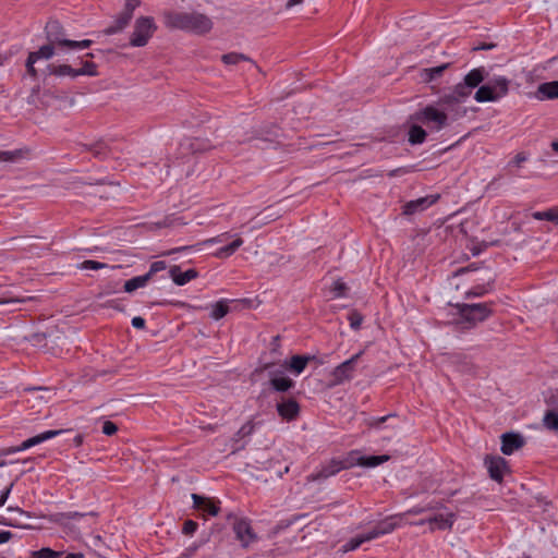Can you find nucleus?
Listing matches in <instances>:
<instances>
[{
    "label": "nucleus",
    "mask_w": 558,
    "mask_h": 558,
    "mask_svg": "<svg viewBox=\"0 0 558 558\" xmlns=\"http://www.w3.org/2000/svg\"><path fill=\"white\" fill-rule=\"evenodd\" d=\"M163 17L167 27L195 34L208 33L213 27L211 20L197 12H167Z\"/></svg>",
    "instance_id": "1"
},
{
    "label": "nucleus",
    "mask_w": 558,
    "mask_h": 558,
    "mask_svg": "<svg viewBox=\"0 0 558 558\" xmlns=\"http://www.w3.org/2000/svg\"><path fill=\"white\" fill-rule=\"evenodd\" d=\"M210 148V145L207 141L197 138V137H189L184 138L179 145V155L181 157H186L190 154L205 151Z\"/></svg>",
    "instance_id": "16"
},
{
    "label": "nucleus",
    "mask_w": 558,
    "mask_h": 558,
    "mask_svg": "<svg viewBox=\"0 0 558 558\" xmlns=\"http://www.w3.org/2000/svg\"><path fill=\"white\" fill-rule=\"evenodd\" d=\"M286 369H288V367L283 366V363L278 366L274 362H268V363L263 364L259 368H257L256 372H267L269 380H271L272 377L286 376L284 375Z\"/></svg>",
    "instance_id": "29"
},
{
    "label": "nucleus",
    "mask_w": 558,
    "mask_h": 558,
    "mask_svg": "<svg viewBox=\"0 0 558 558\" xmlns=\"http://www.w3.org/2000/svg\"><path fill=\"white\" fill-rule=\"evenodd\" d=\"M198 524L193 520H186L183 524L182 532L185 535H192L196 532Z\"/></svg>",
    "instance_id": "53"
},
{
    "label": "nucleus",
    "mask_w": 558,
    "mask_h": 558,
    "mask_svg": "<svg viewBox=\"0 0 558 558\" xmlns=\"http://www.w3.org/2000/svg\"><path fill=\"white\" fill-rule=\"evenodd\" d=\"M345 290L347 284L343 281L338 280L332 284L331 293L333 294V298H341L344 295Z\"/></svg>",
    "instance_id": "46"
},
{
    "label": "nucleus",
    "mask_w": 558,
    "mask_h": 558,
    "mask_svg": "<svg viewBox=\"0 0 558 558\" xmlns=\"http://www.w3.org/2000/svg\"><path fill=\"white\" fill-rule=\"evenodd\" d=\"M13 534L10 531H0V545L9 542Z\"/></svg>",
    "instance_id": "64"
},
{
    "label": "nucleus",
    "mask_w": 558,
    "mask_h": 558,
    "mask_svg": "<svg viewBox=\"0 0 558 558\" xmlns=\"http://www.w3.org/2000/svg\"><path fill=\"white\" fill-rule=\"evenodd\" d=\"M145 319L141 316H136L132 319V326L136 329L145 328Z\"/></svg>",
    "instance_id": "63"
},
{
    "label": "nucleus",
    "mask_w": 558,
    "mask_h": 558,
    "mask_svg": "<svg viewBox=\"0 0 558 558\" xmlns=\"http://www.w3.org/2000/svg\"><path fill=\"white\" fill-rule=\"evenodd\" d=\"M20 150L9 151L3 150L0 151V162H12L20 156Z\"/></svg>",
    "instance_id": "49"
},
{
    "label": "nucleus",
    "mask_w": 558,
    "mask_h": 558,
    "mask_svg": "<svg viewBox=\"0 0 558 558\" xmlns=\"http://www.w3.org/2000/svg\"><path fill=\"white\" fill-rule=\"evenodd\" d=\"M133 15L125 12V11H122L118 16H117V21L120 22V24H122L123 26H128L129 23L131 22Z\"/></svg>",
    "instance_id": "61"
},
{
    "label": "nucleus",
    "mask_w": 558,
    "mask_h": 558,
    "mask_svg": "<svg viewBox=\"0 0 558 558\" xmlns=\"http://www.w3.org/2000/svg\"><path fill=\"white\" fill-rule=\"evenodd\" d=\"M341 470H340V466H339V463H338V459H331L326 464H323L317 472L312 473L311 475H308L307 476V481H310V482H323V481L329 478L330 476L336 475Z\"/></svg>",
    "instance_id": "17"
},
{
    "label": "nucleus",
    "mask_w": 558,
    "mask_h": 558,
    "mask_svg": "<svg viewBox=\"0 0 558 558\" xmlns=\"http://www.w3.org/2000/svg\"><path fill=\"white\" fill-rule=\"evenodd\" d=\"M221 61L227 65L238 64L240 61H251V59L239 52H230L221 56Z\"/></svg>",
    "instance_id": "38"
},
{
    "label": "nucleus",
    "mask_w": 558,
    "mask_h": 558,
    "mask_svg": "<svg viewBox=\"0 0 558 558\" xmlns=\"http://www.w3.org/2000/svg\"><path fill=\"white\" fill-rule=\"evenodd\" d=\"M193 507L198 510L203 517H215L220 510V501L197 494H192Z\"/></svg>",
    "instance_id": "13"
},
{
    "label": "nucleus",
    "mask_w": 558,
    "mask_h": 558,
    "mask_svg": "<svg viewBox=\"0 0 558 558\" xmlns=\"http://www.w3.org/2000/svg\"><path fill=\"white\" fill-rule=\"evenodd\" d=\"M12 487H13V483H11L1 494H0V507H2L5 501L8 500L9 498V495L12 490Z\"/></svg>",
    "instance_id": "62"
},
{
    "label": "nucleus",
    "mask_w": 558,
    "mask_h": 558,
    "mask_svg": "<svg viewBox=\"0 0 558 558\" xmlns=\"http://www.w3.org/2000/svg\"><path fill=\"white\" fill-rule=\"evenodd\" d=\"M364 543V539L361 535H357L356 537L351 538L345 545L344 550H355L357 549L362 544Z\"/></svg>",
    "instance_id": "51"
},
{
    "label": "nucleus",
    "mask_w": 558,
    "mask_h": 558,
    "mask_svg": "<svg viewBox=\"0 0 558 558\" xmlns=\"http://www.w3.org/2000/svg\"><path fill=\"white\" fill-rule=\"evenodd\" d=\"M510 81L505 76H495L481 85L474 94L477 102L497 101L509 92Z\"/></svg>",
    "instance_id": "3"
},
{
    "label": "nucleus",
    "mask_w": 558,
    "mask_h": 558,
    "mask_svg": "<svg viewBox=\"0 0 558 558\" xmlns=\"http://www.w3.org/2000/svg\"><path fill=\"white\" fill-rule=\"evenodd\" d=\"M472 90L473 89L466 86L462 81L458 83L450 93L442 95L438 100V105L453 108V106L464 101L472 94Z\"/></svg>",
    "instance_id": "9"
},
{
    "label": "nucleus",
    "mask_w": 558,
    "mask_h": 558,
    "mask_svg": "<svg viewBox=\"0 0 558 558\" xmlns=\"http://www.w3.org/2000/svg\"><path fill=\"white\" fill-rule=\"evenodd\" d=\"M488 76V72L484 66L475 68L471 70L463 78V82L466 86H469L471 89H474L476 87H480L481 84L485 81V78Z\"/></svg>",
    "instance_id": "21"
},
{
    "label": "nucleus",
    "mask_w": 558,
    "mask_h": 558,
    "mask_svg": "<svg viewBox=\"0 0 558 558\" xmlns=\"http://www.w3.org/2000/svg\"><path fill=\"white\" fill-rule=\"evenodd\" d=\"M348 319L352 329H359L363 322V316L359 312L353 311L349 314Z\"/></svg>",
    "instance_id": "45"
},
{
    "label": "nucleus",
    "mask_w": 558,
    "mask_h": 558,
    "mask_svg": "<svg viewBox=\"0 0 558 558\" xmlns=\"http://www.w3.org/2000/svg\"><path fill=\"white\" fill-rule=\"evenodd\" d=\"M45 35L47 41L58 47V49H68L66 32L58 20H49L45 26Z\"/></svg>",
    "instance_id": "7"
},
{
    "label": "nucleus",
    "mask_w": 558,
    "mask_h": 558,
    "mask_svg": "<svg viewBox=\"0 0 558 558\" xmlns=\"http://www.w3.org/2000/svg\"><path fill=\"white\" fill-rule=\"evenodd\" d=\"M361 459L362 456H360L359 451H351L345 458L338 459L340 470L342 471L355 465H360Z\"/></svg>",
    "instance_id": "32"
},
{
    "label": "nucleus",
    "mask_w": 558,
    "mask_h": 558,
    "mask_svg": "<svg viewBox=\"0 0 558 558\" xmlns=\"http://www.w3.org/2000/svg\"><path fill=\"white\" fill-rule=\"evenodd\" d=\"M157 26L151 16H141L134 23V28L130 37L132 47H144L156 32Z\"/></svg>",
    "instance_id": "5"
},
{
    "label": "nucleus",
    "mask_w": 558,
    "mask_h": 558,
    "mask_svg": "<svg viewBox=\"0 0 558 558\" xmlns=\"http://www.w3.org/2000/svg\"><path fill=\"white\" fill-rule=\"evenodd\" d=\"M276 409L278 415L288 422L296 420L300 414V405L294 398L281 397L277 401Z\"/></svg>",
    "instance_id": "11"
},
{
    "label": "nucleus",
    "mask_w": 558,
    "mask_h": 558,
    "mask_svg": "<svg viewBox=\"0 0 558 558\" xmlns=\"http://www.w3.org/2000/svg\"><path fill=\"white\" fill-rule=\"evenodd\" d=\"M439 194H432L417 199L410 201L403 205V215L411 216L422 213L439 199Z\"/></svg>",
    "instance_id": "14"
},
{
    "label": "nucleus",
    "mask_w": 558,
    "mask_h": 558,
    "mask_svg": "<svg viewBox=\"0 0 558 558\" xmlns=\"http://www.w3.org/2000/svg\"><path fill=\"white\" fill-rule=\"evenodd\" d=\"M543 423L547 429L558 432V411L555 409L546 411Z\"/></svg>",
    "instance_id": "36"
},
{
    "label": "nucleus",
    "mask_w": 558,
    "mask_h": 558,
    "mask_svg": "<svg viewBox=\"0 0 558 558\" xmlns=\"http://www.w3.org/2000/svg\"><path fill=\"white\" fill-rule=\"evenodd\" d=\"M389 459H390V457L388 454L369 456V457L362 456L360 466L375 468L379 464H383L384 462H387Z\"/></svg>",
    "instance_id": "34"
},
{
    "label": "nucleus",
    "mask_w": 558,
    "mask_h": 558,
    "mask_svg": "<svg viewBox=\"0 0 558 558\" xmlns=\"http://www.w3.org/2000/svg\"><path fill=\"white\" fill-rule=\"evenodd\" d=\"M118 426L111 421H105L102 424V433L107 436H112L117 433Z\"/></svg>",
    "instance_id": "55"
},
{
    "label": "nucleus",
    "mask_w": 558,
    "mask_h": 558,
    "mask_svg": "<svg viewBox=\"0 0 558 558\" xmlns=\"http://www.w3.org/2000/svg\"><path fill=\"white\" fill-rule=\"evenodd\" d=\"M107 267H108L107 264L100 263L97 260H92V259L84 260L83 263H81L78 265L80 269H85V270H99V269L107 268Z\"/></svg>",
    "instance_id": "41"
},
{
    "label": "nucleus",
    "mask_w": 558,
    "mask_h": 558,
    "mask_svg": "<svg viewBox=\"0 0 558 558\" xmlns=\"http://www.w3.org/2000/svg\"><path fill=\"white\" fill-rule=\"evenodd\" d=\"M243 244V240L241 236L236 235L235 239L228 245H225L220 248H218L214 256L217 258H228L231 255H233L239 247H241Z\"/></svg>",
    "instance_id": "27"
},
{
    "label": "nucleus",
    "mask_w": 558,
    "mask_h": 558,
    "mask_svg": "<svg viewBox=\"0 0 558 558\" xmlns=\"http://www.w3.org/2000/svg\"><path fill=\"white\" fill-rule=\"evenodd\" d=\"M169 276L177 286H184L191 280L198 277V271L194 268L187 269L182 272L178 265L171 266L169 269Z\"/></svg>",
    "instance_id": "18"
},
{
    "label": "nucleus",
    "mask_w": 558,
    "mask_h": 558,
    "mask_svg": "<svg viewBox=\"0 0 558 558\" xmlns=\"http://www.w3.org/2000/svg\"><path fill=\"white\" fill-rule=\"evenodd\" d=\"M360 535L364 539V543L373 541V539L381 536L379 533H377V529L375 526L372 530H369L368 532L360 534Z\"/></svg>",
    "instance_id": "60"
},
{
    "label": "nucleus",
    "mask_w": 558,
    "mask_h": 558,
    "mask_svg": "<svg viewBox=\"0 0 558 558\" xmlns=\"http://www.w3.org/2000/svg\"><path fill=\"white\" fill-rule=\"evenodd\" d=\"M56 46L50 44L49 41L41 46L37 51H32L28 54L32 56L36 61L39 59L49 60L51 59L56 53Z\"/></svg>",
    "instance_id": "31"
},
{
    "label": "nucleus",
    "mask_w": 558,
    "mask_h": 558,
    "mask_svg": "<svg viewBox=\"0 0 558 558\" xmlns=\"http://www.w3.org/2000/svg\"><path fill=\"white\" fill-rule=\"evenodd\" d=\"M233 519L232 530L236 539L241 543L243 548H247L252 543L257 541V535L253 531L251 523L247 519H236L232 514L228 517Z\"/></svg>",
    "instance_id": "8"
},
{
    "label": "nucleus",
    "mask_w": 558,
    "mask_h": 558,
    "mask_svg": "<svg viewBox=\"0 0 558 558\" xmlns=\"http://www.w3.org/2000/svg\"><path fill=\"white\" fill-rule=\"evenodd\" d=\"M246 446V441L244 438L241 437V435H238V432L233 435L231 438V452L235 453L240 450H243Z\"/></svg>",
    "instance_id": "42"
},
{
    "label": "nucleus",
    "mask_w": 558,
    "mask_h": 558,
    "mask_svg": "<svg viewBox=\"0 0 558 558\" xmlns=\"http://www.w3.org/2000/svg\"><path fill=\"white\" fill-rule=\"evenodd\" d=\"M532 217L535 220H547L558 223V207H551L544 211H534Z\"/></svg>",
    "instance_id": "35"
},
{
    "label": "nucleus",
    "mask_w": 558,
    "mask_h": 558,
    "mask_svg": "<svg viewBox=\"0 0 558 558\" xmlns=\"http://www.w3.org/2000/svg\"><path fill=\"white\" fill-rule=\"evenodd\" d=\"M412 121L420 122L428 126L432 131H440L448 125V114L437 109L436 107L428 105L423 109L415 111L411 114Z\"/></svg>",
    "instance_id": "4"
},
{
    "label": "nucleus",
    "mask_w": 558,
    "mask_h": 558,
    "mask_svg": "<svg viewBox=\"0 0 558 558\" xmlns=\"http://www.w3.org/2000/svg\"><path fill=\"white\" fill-rule=\"evenodd\" d=\"M62 551H56L49 547H43L39 550L31 553V558H61Z\"/></svg>",
    "instance_id": "39"
},
{
    "label": "nucleus",
    "mask_w": 558,
    "mask_h": 558,
    "mask_svg": "<svg viewBox=\"0 0 558 558\" xmlns=\"http://www.w3.org/2000/svg\"><path fill=\"white\" fill-rule=\"evenodd\" d=\"M484 464L487 468L489 477L497 483H501L505 473L509 472L508 461L500 456H486Z\"/></svg>",
    "instance_id": "10"
},
{
    "label": "nucleus",
    "mask_w": 558,
    "mask_h": 558,
    "mask_svg": "<svg viewBox=\"0 0 558 558\" xmlns=\"http://www.w3.org/2000/svg\"><path fill=\"white\" fill-rule=\"evenodd\" d=\"M229 236H230V233L229 232H225V233H221V234H219L217 236H214V238H210V239H207V240L203 241L202 244L206 245V244L221 243V242H223Z\"/></svg>",
    "instance_id": "58"
},
{
    "label": "nucleus",
    "mask_w": 558,
    "mask_h": 558,
    "mask_svg": "<svg viewBox=\"0 0 558 558\" xmlns=\"http://www.w3.org/2000/svg\"><path fill=\"white\" fill-rule=\"evenodd\" d=\"M449 66L450 63H444L438 66L422 69L420 71V78L424 83L437 81Z\"/></svg>",
    "instance_id": "23"
},
{
    "label": "nucleus",
    "mask_w": 558,
    "mask_h": 558,
    "mask_svg": "<svg viewBox=\"0 0 558 558\" xmlns=\"http://www.w3.org/2000/svg\"><path fill=\"white\" fill-rule=\"evenodd\" d=\"M117 283H108L101 288V290L96 294V299H102L106 295L113 294L118 291Z\"/></svg>",
    "instance_id": "47"
},
{
    "label": "nucleus",
    "mask_w": 558,
    "mask_h": 558,
    "mask_svg": "<svg viewBox=\"0 0 558 558\" xmlns=\"http://www.w3.org/2000/svg\"><path fill=\"white\" fill-rule=\"evenodd\" d=\"M166 262L157 260L150 264L149 270L146 274H149V278L151 279L155 274L166 269Z\"/></svg>",
    "instance_id": "52"
},
{
    "label": "nucleus",
    "mask_w": 558,
    "mask_h": 558,
    "mask_svg": "<svg viewBox=\"0 0 558 558\" xmlns=\"http://www.w3.org/2000/svg\"><path fill=\"white\" fill-rule=\"evenodd\" d=\"M230 308L227 300H220L211 306L210 317L215 320L223 318Z\"/></svg>",
    "instance_id": "33"
},
{
    "label": "nucleus",
    "mask_w": 558,
    "mask_h": 558,
    "mask_svg": "<svg viewBox=\"0 0 558 558\" xmlns=\"http://www.w3.org/2000/svg\"><path fill=\"white\" fill-rule=\"evenodd\" d=\"M395 416H396L395 414H388V415L380 416V417H372L369 420L368 424L371 427L379 428L381 426V424H384L389 418L395 417Z\"/></svg>",
    "instance_id": "54"
},
{
    "label": "nucleus",
    "mask_w": 558,
    "mask_h": 558,
    "mask_svg": "<svg viewBox=\"0 0 558 558\" xmlns=\"http://www.w3.org/2000/svg\"><path fill=\"white\" fill-rule=\"evenodd\" d=\"M92 44L93 40L90 39L70 40V43H68V50H83L89 48Z\"/></svg>",
    "instance_id": "43"
},
{
    "label": "nucleus",
    "mask_w": 558,
    "mask_h": 558,
    "mask_svg": "<svg viewBox=\"0 0 558 558\" xmlns=\"http://www.w3.org/2000/svg\"><path fill=\"white\" fill-rule=\"evenodd\" d=\"M314 355H293L290 361H284L283 366L294 375H300L306 367L310 361L314 360Z\"/></svg>",
    "instance_id": "20"
},
{
    "label": "nucleus",
    "mask_w": 558,
    "mask_h": 558,
    "mask_svg": "<svg viewBox=\"0 0 558 558\" xmlns=\"http://www.w3.org/2000/svg\"><path fill=\"white\" fill-rule=\"evenodd\" d=\"M489 291L488 288H486V286H476L474 288H472L471 290H469L466 293H465V296L466 298H477V296H483L484 294H486L487 292Z\"/></svg>",
    "instance_id": "48"
},
{
    "label": "nucleus",
    "mask_w": 558,
    "mask_h": 558,
    "mask_svg": "<svg viewBox=\"0 0 558 558\" xmlns=\"http://www.w3.org/2000/svg\"><path fill=\"white\" fill-rule=\"evenodd\" d=\"M125 28V26H123L122 24H120V22H118L117 20H114L113 24L108 26L104 33L106 35H113V34H117V33H120L121 31H123Z\"/></svg>",
    "instance_id": "56"
},
{
    "label": "nucleus",
    "mask_w": 558,
    "mask_h": 558,
    "mask_svg": "<svg viewBox=\"0 0 558 558\" xmlns=\"http://www.w3.org/2000/svg\"><path fill=\"white\" fill-rule=\"evenodd\" d=\"M409 143L411 145H418L425 142L427 133L426 131L417 124H413L409 129Z\"/></svg>",
    "instance_id": "30"
},
{
    "label": "nucleus",
    "mask_w": 558,
    "mask_h": 558,
    "mask_svg": "<svg viewBox=\"0 0 558 558\" xmlns=\"http://www.w3.org/2000/svg\"><path fill=\"white\" fill-rule=\"evenodd\" d=\"M363 351L357 352L349 360L342 362L340 365L335 367L330 373L329 387L342 385L343 383L351 380L356 369L359 360L361 359Z\"/></svg>",
    "instance_id": "6"
},
{
    "label": "nucleus",
    "mask_w": 558,
    "mask_h": 558,
    "mask_svg": "<svg viewBox=\"0 0 558 558\" xmlns=\"http://www.w3.org/2000/svg\"><path fill=\"white\" fill-rule=\"evenodd\" d=\"M63 433L62 429H58V430H46L39 435H36L34 437H31L26 440H24L20 446H15V447H10L5 450V454H10V453H15V452H20V451H24V450H27L36 445H39L48 439H51L53 438L54 436L59 435Z\"/></svg>",
    "instance_id": "12"
},
{
    "label": "nucleus",
    "mask_w": 558,
    "mask_h": 558,
    "mask_svg": "<svg viewBox=\"0 0 558 558\" xmlns=\"http://www.w3.org/2000/svg\"><path fill=\"white\" fill-rule=\"evenodd\" d=\"M37 61L28 54L27 59H26V70H27V73L32 76V77H37V70L35 69L34 64L36 63Z\"/></svg>",
    "instance_id": "57"
},
{
    "label": "nucleus",
    "mask_w": 558,
    "mask_h": 558,
    "mask_svg": "<svg viewBox=\"0 0 558 558\" xmlns=\"http://www.w3.org/2000/svg\"><path fill=\"white\" fill-rule=\"evenodd\" d=\"M141 0H125L123 11L133 15L134 10L140 7Z\"/></svg>",
    "instance_id": "59"
},
{
    "label": "nucleus",
    "mask_w": 558,
    "mask_h": 558,
    "mask_svg": "<svg viewBox=\"0 0 558 558\" xmlns=\"http://www.w3.org/2000/svg\"><path fill=\"white\" fill-rule=\"evenodd\" d=\"M83 150L89 151L95 158L105 159L111 154V149L104 140L90 144H82Z\"/></svg>",
    "instance_id": "22"
},
{
    "label": "nucleus",
    "mask_w": 558,
    "mask_h": 558,
    "mask_svg": "<svg viewBox=\"0 0 558 558\" xmlns=\"http://www.w3.org/2000/svg\"><path fill=\"white\" fill-rule=\"evenodd\" d=\"M270 388L276 392H288L295 387V381L288 376L272 377L269 380Z\"/></svg>",
    "instance_id": "26"
},
{
    "label": "nucleus",
    "mask_w": 558,
    "mask_h": 558,
    "mask_svg": "<svg viewBox=\"0 0 558 558\" xmlns=\"http://www.w3.org/2000/svg\"><path fill=\"white\" fill-rule=\"evenodd\" d=\"M536 96L541 100L558 98V81L542 83L538 85Z\"/></svg>",
    "instance_id": "24"
},
{
    "label": "nucleus",
    "mask_w": 558,
    "mask_h": 558,
    "mask_svg": "<svg viewBox=\"0 0 558 558\" xmlns=\"http://www.w3.org/2000/svg\"><path fill=\"white\" fill-rule=\"evenodd\" d=\"M47 72L49 75L57 76V77H63V76H70L72 78L77 77L76 69L72 68L69 64L50 63L47 66Z\"/></svg>",
    "instance_id": "25"
},
{
    "label": "nucleus",
    "mask_w": 558,
    "mask_h": 558,
    "mask_svg": "<svg viewBox=\"0 0 558 558\" xmlns=\"http://www.w3.org/2000/svg\"><path fill=\"white\" fill-rule=\"evenodd\" d=\"M64 520H81L87 517H94V512L83 513L77 511H69L60 514Z\"/></svg>",
    "instance_id": "44"
},
{
    "label": "nucleus",
    "mask_w": 558,
    "mask_h": 558,
    "mask_svg": "<svg viewBox=\"0 0 558 558\" xmlns=\"http://www.w3.org/2000/svg\"><path fill=\"white\" fill-rule=\"evenodd\" d=\"M425 522H428L430 525V530H448L451 529L453 524V514L448 513L445 514H436L434 517L428 518L427 520H421L417 524H424Z\"/></svg>",
    "instance_id": "19"
},
{
    "label": "nucleus",
    "mask_w": 558,
    "mask_h": 558,
    "mask_svg": "<svg viewBox=\"0 0 558 558\" xmlns=\"http://www.w3.org/2000/svg\"><path fill=\"white\" fill-rule=\"evenodd\" d=\"M525 445V439L521 434L509 432L501 435V452L506 456L512 454L515 450Z\"/></svg>",
    "instance_id": "15"
},
{
    "label": "nucleus",
    "mask_w": 558,
    "mask_h": 558,
    "mask_svg": "<svg viewBox=\"0 0 558 558\" xmlns=\"http://www.w3.org/2000/svg\"><path fill=\"white\" fill-rule=\"evenodd\" d=\"M149 281V274L136 276L124 282L123 290L128 293H132L140 288H144Z\"/></svg>",
    "instance_id": "28"
},
{
    "label": "nucleus",
    "mask_w": 558,
    "mask_h": 558,
    "mask_svg": "<svg viewBox=\"0 0 558 558\" xmlns=\"http://www.w3.org/2000/svg\"><path fill=\"white\" fill-rule=\"evenodd\" d=\"M375 527L377 529V533L380 535H386L391 533L397 527V522L392 518H388L379 521Z\"/></svg>",
    "instance_id": "40"
},
{
    "label": "nucleus",
    "mask_w": 558,
    "mask_h": 558,
    "mask_svg": "<svg viewBox=\"0 0 558 558\" xmlns=\"http://www.w3.org/2000/svg\"><path fill=\"white\" fill-rule=\"evenodd\" d=\"M254 423L252 421L246 422L242 427L238 430V435H241L242 438H246L251 436L254 432Z\"/></svg>",
    "instance_id": "50"
},
{
    "label": "nucleus",
    "mask_w": 558,
    "mask_h": 558,
    "mask_svg": "<svg viewBox=\"0 0 558 558\" xmlns=\"http://www.w3.org/2000/svg\"><path fill=\"white\" fill-rule=\"evenodd\" d=\"M493 303L456 304L459 317L456 325L460 330L474 328L478 323L486 320L493 313Z\"/></svg>",
    "instance_id": "2"
},
{
    "label": "nucleus",
    "mask_w": 558,
    "mask_h": 558,
    "mask_svg": "<svg viewBox=\"0 0 558 558\" xmlns=\"http://www.w3.org/2000/svg\"><path fill=\"white\" fill-rule=\"evenodd\" d=\"M83 58L84 57L78 58L81 60L82 68L76 69L77 76H81V75L97 76L98 71H97L96 63L88 61V60L84 61Z\"/></svg>",
    "instance_id": "37"
}]
</instances>
